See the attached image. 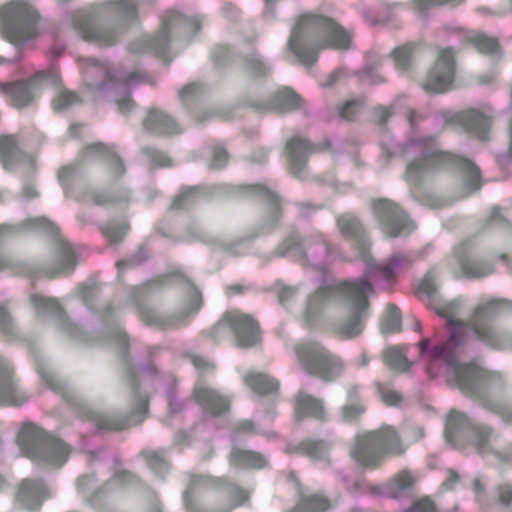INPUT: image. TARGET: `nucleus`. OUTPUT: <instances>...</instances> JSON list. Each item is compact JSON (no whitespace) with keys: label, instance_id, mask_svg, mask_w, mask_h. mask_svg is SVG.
I'll use <instances>...</instances> for the list:
<instances>
[{"label":"nucleus","instance_id":"1","mask_svg":"<svg viewBox=\"0 0 512 512\" xmlns=\"http://www.w3.org/2000/svg\"><path fill=\"white\" fill-rule=\"evenodd\" d=\"M446 326L449 332L448 341L444 345L429 349V341L422 340L419 343L421 358L427 363V373L430 377L433 378L442 372L451 376L461 389H471L480 376V370L475 365H456L455 348L469 337L487 339L488 330L478 323V319L471 327L447 319Z\"/></svg>","mask_w":512,"mask_h":512},{"label":"nucleus","instance_id":"2","mask_svg":"<svg viewBox=\"0 0 512 512\" xmlns=\"http://www.w3.org/2000/svg\"><path fill=\"white\" fill-rule=\"evenodd\" d=\"M403 262L400 255H394L386 265L368 264L364 279L341 284L337 289L319 294V298H327V294L339 293L346 298L349 304L351 318L340 327V332L348 338L355 337L362 331V320L367 315V298L373 293V286L370 282L378 284L381 280L389 281Z\"/></svg>","mask_w":512,"mask_h":512},{"label":"nucleus","instance_id":"3","mask_svg":"<svg viewBox=\"0 0 512 512\" xmlns=\"http://www.w3.org/2000/svg\"><path fill=\"white\" fill-rule=\"evenodd\" d=\"M307 42L317 49L343 50L350 47L351 35L329 18L305 15L295 27L289 42L290 49L303 65H311L317 58V52L308 48Z\"/></svg>","mask_w":512,"mask_h":512},{"label":"nucleus","instance_id":"4","mask_svg":"<svg viewBox=\"0 0 512 512\" xmlns=\"http://www.w3.org/2000/svg\"><path fill=\"white\" fill-rule=\"evenodd\" d=\"M38 15L24 1H11L0 8V30L14 45H22L36 35Z\"/></svg>","mask_w":512,"mask_h":512},{"label":"nucleus","instance_id":"5","mask_svg":"<svg viewBox=\"0 0 512 512\" xmlns=\"http://www.w3.org/2000/svg\"><path fill=\"white\" fill-rule=\"evenodd\" d=\"M403 452L398 434L392 427L381 429L359 436L351 450L353 459L362 466L376 465L382 457L388 454Z\"/></svg>","mask_w":512,"mask_h":512},{"label":"nucleus","instance_id":"6","mask_svg":"<svg viewBox=\"0 0 512 512\" xmlns=\"http://www.w3.org/2000/svg\"><path fill=\"white\" fill-rule=\"evenodd\" d=\"M18 442L28 457L42 458L48 463L61 466L68 457L69 449L60 440L46 435L31 423L22 426Z\"/></svg>","mask_w":512,"mask_h":512},{"label":"nucleus","instance_id":"7","mask_svg":"<svg viewBox=\"0 0 512 512\" xmlns=\"http://www.w3.org/2000/svg\"><path fill=\"white\" fill-rule=\"evenodd\" d=\"M406 149L420 154L419 162L411 163L408 166L409 175L431 171L441 163L460 162L469 171L471 181L474 183V189H478L480 187L478 183V169L467 160L438 152L434 148V141L432 139L410 140L407 143Z\"/></svg>","mask_w":512,"mask_h":512},{"label":"nucleus","instance_id":"8","mask_svg":"<svg viewBox=\"0 0 512 512\" xmlns=\"http://www.w3.org/2000/svg\"><path fill=\"white\" fill-rule=\"evenodd\" d=\"M300 363L310 373L331 380L340 374L342 366L317 343H305L296 347Z\"/></svg>","mask_w":512,"mask_h":512},{"label":"nucleus","instance_id":"9","mask_svg":"<svg viewBox=\"0 0 512 512\" xmlns=\"http://www.w3.org/2000/svg\"><path fill=\"white\" fill-rule=\"evenodd\" d=\"M454 75V61L450 50H441L438 54L437 61L423 87L426 91L442 93L449 89Z\"/></svg>","mask_w":512,"mask_h":512},{"label":"nucleus","instance_id":"10","mask_svg":"<svg viewBox=\"0 0 512 512\" xmlns=\"http://www.w3.org/2000/svg\"><path fill=\"white\" fill-rule=\"evenodd\" d=\"M376 214L384 221L385 230L391 237H397L412 229L406 215L393 203L379 200L375 203Z\"/></svg>","mask_w":512,"mask_h":512},{"label":"nucleus","instance_id":"11","mask_svg":"<svg viewBox=\"0 0 512 512\" xmlns=\"http://www.w3.org/2000/svg\"><path fill=\"white\" fill-rule=\"evenodd\" d=\"M224 322L227 323L236 334L239 346L249 347L258 341V325L249 316L238 311H231L225 315Z\"/></svg>","mask_w":512,"mask_h":512},{"label":"nucleus","instance_id":"12","mask_svg":"<svg viewBox=\"0 0 512 512\" xmlns=\"http://www.w3.org/2000/svg\"><path fill=\"white\" fill-rule=\"evenodd\" d=\"M44 492L43 484L39 481L25 480L20 486L18 499L28 509L40 506Z\"/></svg>","mask_w":512,"mask_h":512},{"label":"nucleus","instance_id":"13","mask_svg":"<svg viewBox=\"0 0 512 512\" xmlns=\"http://www.w3.org/2000/svg\"><path fill=\"white\" fill-rule=\"evenodd\" d=\"M195 397L199 403L204 405L214 415L222 413L229 407V402L225 398L209 388H197Z\"/></svg>","mask_w":512,"mask_h":512},{"label":"nucleus","instance_id":"14","mask_svg":"<svg viewBox=\"0 0 512 512\" xmlns=\"http://www.w3.org/2000/svg\"><path fill=\"white\" fill-rule=\"evenodd\" d=\"M0 93L11 97L16 106H24L32 99L30 85L25 82L0 83Z\"/></svg>","mask_w":512,"mask_h":512},{"label":"nucleus","instance_id":"15","mask_svg":"<svg viewBox=\"0 0 512 512\" xmlns=\"http://www.w3.org/2000/svg\"><path fill=\"white\" fill-rule=\"evenodd\" d=\"M145 127L152 131L162 134H172L177 132V126L173 119L158 110L149 112L145 123Z\"/></svg>","mask_w":512,"mask_h":512},{"label":"nucleus","instance_id":"16","mask_svg":"<svg viewBox=\"0 0 512 512\" xmlns=\"http://www.w3.org/2000/svg\"><path fill=\"white\" fill-rule=\"evenodd\" d=\"M288 156L294 168L299 169L305 162L312 146L302 138H292L287 144Z\"/></svg>","mask_w":512,"mask_h":512},{"label":"nucleus","instance_id":"17","mask_svg":"<svg viewBox=\"0 0 512 512\" xmlns=\"http://www.w3.org/2000/svg\"><path fill=\"white\" fill-rule=\"evenodd\" d=\"M295 412L298 417L301 415H310L318 418L323 414V406L319 400L300 392L296 398Z\"/></svg>","mask_w":512,"mask_h":512},{"label":"nucleus","instance_id":"18","mask_svg":"<svg viewBox=\"0 0 512 512\" xmlns=\"http://www.w3.org/2000/svg\"><path fill=\"white\" fill-rule=\"evenodd\" d=\"M330 507L328 499L319 494L306 495L292 512H325Z\"/></svg>","mask_w":512,"mask_h":512},{"label":"nucleus","instance_id":"19","mask_svg":"<svg viewBox=\"0 0 512 512\" xmlns=\"http://www.w3.org/2000/svg\"><path fill=\"white\" fill-rule=\"evenodd\" d=\"M456 261L461 268V275L466 277H482L492 272L489 265L470 261L464 256H456Z\"/></svg>","mask_w":512,"mask_h":512},{"label":"nucleus","instance_id":"20","mask_svg":"<svg viewBox=\"0 0 512 512\" xmlns=\"http://www.w3.org/2000/svg\"><path fill=\"white\" fill-rule=\"evenodd\" d=\"M245 381L247 385L259 394L273 392L278 387V382L263 374H249Z\"/></svg>","mask_w":512,"mask_h":512},{"label":"nucleus","instance_id":"21","mask_svg":"<svg viewBox=\"0 0 512 512\" xmlns=\"http://www.w3.org/2000/svg\"><path fill=\"white\" fill-rule=\"evenodd\" d=\"M232 464L239 467L261 468L266 460L261 455L250 451H234L231 458Z\"/></svg>","mask_w":512,"mask_h":512},{"label":"nucleus","instance_id":"22","mask_svg":"<svg viewBox=\"0 0 512 512\" xmlns=\"http://www.w3.org/2000/svg\"><path fill=\"white\" fill-rule=\"evenodd\" d=\"M414 482L415 479L411 474L401 472L387 485L383 493L388 497L397 498L402 492L409 489Z\"/></svg>","mask_w":512,"mask_h":512},{"label":"nucleus","instance_id":"23","mask_svg":"<svg viewBox=\"0 0 512 512\" xmlns=\"http://www.w3.org/2000/svg\"><path fill=\"white\" fill-rule=\"evenodd\" d=\"M385 363L395 370H406L409 362L406 357V349L404 347H391L384 353Z\"/></svg>","mask_w":512,"mask_h":512},{"label":"nucleus","instance_id":"24","mask_svg":"<svg viewBox=\"0 0 512 512\" xmlns=\"http://www.w3.org/2000/svg\"><path fill=\"white\" fill-rule=\"evenodd\" d=\"M466 126L469 130L475 131L480 138H484L490 126V117L479 111H471L467 115Z\"/></svg>","mask_w":512,"mask_h":512},{"label":"nucleus","instance_id":"25","mask_svg":"<svg viewBox=\"0 0 512 512\" xmlns=\"http://www.w3.org/2000/svg\"><path fill=\"white\" fill-rule=\"evenodd\" d=\"M300 102L301 99L298 95L288 89H284L277 94L273 109L277 112H286L298 108Z\"/></svg>","mask_w":512,"mask_h":512},{"label":"nucleus","instance_id":"26","mask_svg":"<svg viewBox=\"0 0 512 512\" xmlns=\"http://www.w3.org/2000/svg\"><path fill=\"white\" fill-rule=\"evenodd\" d=\"M469 40L474 44L481 53L494 54L498 51V42L494 38H490L481 33H473L469 36Z\"/></svg>","mask_w":512,"mask_h":512},{"label":"nucleus","instance_id":"27","mask_svg":"<svg viewBox=\"0 0 512 512\" xmlns=\"http://www.w3.org/2000/svg\"><path fill=\"white\" fill-rule=\"evenodd\" d=\"M18 154L16 142L12 136L0 137V157L5 166Z\"/></svg>","mask_w":512,"mask_h":512},{"label":"nucleus","instance_id":"28","mask_svg":"<svg viewBox=\"0 0 512 512\" xmlns=\"http://www.w3.org/2000/svg\"><path fill=\"white\" fill-rule=\"evenodd\" d=\"M338 226L345 236H358L361 232L359 221L352 215H343L338 219Z\"/></svg>","mask_w":512,"mask_h":512},{"label":"nucleus","instance_id":"29","mask_svg":"<svg viewBox=\"0 0 512 512\" xmlns=\"http://www.w3.org/2000/svg\"><path fill=\"white\" fill-rule=\"evenodd\" d=\"M400 325V312L394 305H388L386 310V316L382 322V330L390 333L395 332L399 329Z\"/></svg>","mask_w":512,"mask_h":512},{"label":"nucleus","instance_id":"30","mask_svg":"<svg viewBox=\"0 0 512 512\" xmlns=\"http://www.w3.org/2000/svg\"><path fill=\"white\" fill-rule=\"evenodd\" d=\"M21 402L16 398V386L10 379L0 382V403L19 405Z\"/></svg>","mask_w":512,"mask_h":512},{"label":"nucleus","instance_id":"31","mask_svg":"<svg viewBox=\"0 0 512 512\" xmlns=\"http://www.w3.org/2000/svg\"><path fill=\"white\" fill-rule=\"evenodd\" d=\"M466 424L467 418L464 414L457 411H451L446 420V438L449 440L457 429Z\"/></svg>","mask_w":512,"mask_h":512},{"label":"nucleus","instance_id":"32","mask_svg":"<svg viewBox=\"0 0 512 512\" xmlns=\"http://www.w3.org/2000/svg\"><path fill=\"white\" fill-rule=\"evenodd\" d=\"M87 150L91 153H100V154H107L110 158L111 165L114 167L117 174H122L124 172L123 165L119 158L112 152L108 147L104 146L103 144H95L91 145L87 148Z\"/></svg>","mask_w":512,"mask_h":512},{"label":"nucleus","instance_id":"33","mask_svg":"<svg viewBox=\"0 0 512 512\" xmlns=\"http://www.w3.org/2000/svg\"><path fill=\"white\" fill-rule=\"evenodd\" d=\"M31 301L38 311L56 312L59 309L58 303L54 299L41 295H32Z\"/></svg>","mask_w":512,"mask_h":512},{"label":"nucleus","instance_id":"34","mask_svg":"<svg viewBox=\"0 0 512 512\" xmlns=\"http://www.w3.org/2000/svg\"><path fill=\"white\" fill-rule=\"evenodd\" d=\"M78 101V97L70 91H62L54 101L56 109H64Z\"/></svg>","mask_w":512,"mask_h":512},{"label":"nucleus","instance_id":"35","mask_svg":"<svg viewBox=\"0 0 512 512\" xmlns=\"http://www.w3.org/2000/svg\"><path fill=\"white\" fill-rule=\"evenodd\" d=\"M412 49L410 46H403L394 51L396 63L401 67H406L411 59Z\"/></svg>","mask_w":512,"mask_h":512},{"label":"nucleus","instance_id":"36","mask_svg":"<svg viewBox=\"0 0 512 512\" xmlns=\"http://www.w3.org/2000/svg\"><path fill=\"white\" fill-rule=\"evenodd\" d=\"M303 450L311 457H322L325 453V446L323 443L310 441L303 446Z\"/></svg>","mask_w":512,"mask_h":512},{"label":"nucleus","instance_id":"37","mask_svg":"<svg viewBox=\"0 0 512 512\" xmlns=\"http://www.w3.org/2000/svg\"><path fill=\"white\" fill-rule=\"evenodd\" d=\"M59 80V72L56 68L51 69L49 72H40L38 73L32 80V82L37 81H47L52 84H57Z\"/></svg>","mask_w":512,"mask_h":512},{"label":"nucleus","instance_id":"38","mask_svg":"<svg viewBox=\"0 0 512 512\" xmlns=\"http://www.w3.org/2000/svg\"><path fill=\"white\" fill-rule=\"evenodd\" d=\"M410 512H436V509L429 499H422L414 504Z\"/></svg>","mask_w":512,"mask_h":512},{"label":"nucleus","instance_id":"39","mask_svg":"<svg viewBox=\"0 0 512 512\" xmlns=\"http://www.w3.org/2000/svg\"><path fill=\"white\" fill-rule=\"evenodd\" d=\"M359 110V103L356 101L348 102L341 110V117L346 120L353 119Z\"/></svg>","mask_w":512,"mask_h":512},{"label":"nucleus","instance_id":"40","mask_svg":"<svg viewBox=\"0 0 512 512\" xmlns=\"http://www.w3.org/2000/svg\"><path fill=\"white\" fill-rule=\"evenodd\" d=\"M362 412H363V408L359 404L347 405V406L344 407L343 417L346 420L350 421V420H353L354 418H356Z\"/></svg>","mask_w":512,"mask_h":512},{"label":"nucleus","instance_id":"41","mask_svg":"<svg viewBox=\"0 0 512 512\" xmlns=\"http://www.w3.org/2000/svg\"><path fill=\"white\" fill-rule=\"evenodd\" d=\"M227 160V153L223 148H216L213 152L212 166L221 167Z\"/></svg>","mask_w":512,"mask_h":512},{"label":"nucleus","instance_id":"42","mask_svg":"<svg viewBox=\"0 0 512 512\" xmlns=\"http://www.w3.org/2000/svg\"><path fill=\"white\" fill-rule=\"evenodd\" d=\"M499 500L503 504H509L512 501V488L509 485L500 487Z\"/></svg>","mask_w":512,"mask_h":512},{"label":"nucleus","instance_id":"43","mask_svg":"<svg viewBox=\"0 0 512 512\" xmlns=\"http://www.w3.org/2000/svg\"><path fill=\"white\" fill-rule=\"evenodd\" d=\"M125 233H126L125 228H121L117 231L116 230H106L105 231V235L111 243H116V242L120 241L123 238V236L125 235Z\"/></svg>","mask_w":512,"mask_h":512},{"label":"nucleus","instance_id":"44","mask_svg":"<svg viewBox=\"0 0 512 512\" xmlns=\"http://www.w3.org/2000/svg\"><path fill=\"white\" fill-rule=\"evenodd\" d=\"M382 399L388 405H395L400 402L401 397L396 392L386 391V392H382Z\"/></svg>","mask_w":512,"mask_h":512},{"label":"nucleus","instance_id":"45","mask_svg":"<svg viewBox=\"0 0 512 512\" xmlns=\"http://www.w3.org/2000/svg\"><path fill=\"white\" fill-rule=\"evenodd\" d=\"M195 189L194 188H189V189H186L184 191H182L177 197L176 199L174 200L173 202V206L175 208H181L183 207V203L182 201L186 198H188L190 195H192L194 193Z\"/></svg>","mask_w":512,"mask_h":512},{"label":"nucleus","instance_id":"46","mask_svg":"<svg viewBox=\"0 0 512 512\" xmlns=\"http://www.w3.org/2000/svg\"><path fill=\"white\" fill-rule=\"evenodd\" d=\"M34 227H41L48 232L54 231V225L45 218H38L31 221Z\"/></svg>","mask_w":512,"mask_h":512},{"label":"nucleus","instance_id":"47","mask_svg":"<svg viewBox=\"0 0 512 512\" xmlns=\"http://www.w3.org/2000/svg\"><path fill=\"white\" fill-rule=\"evenodd\" d=\"M474 433L477 438L476 445L482 447L488 441L489 432L485 429H476Z\"/></svg>","mask_w":512,"mask_h":512},{"label":"nucleus","instance_id":"48","mask_svg":"<svg viewBox=\"0 0 512 512\" xmlns=\"http://www.w3.org/2000/svg\"><path fill=\"white\" fill-rule=\"evenodd\" d=\"M10 318L6 309L0 306V330L6 331L9 327Z\"/></svg>","mask_w":512,"mask_h":512},{"label":"nucleus","instance_id":"49","mask_svg":"<svg viewBox=\"0 0 512 512\" xmlns=\"http://www.w3.org/2000/svg\"><path fill=\"white\" fill-rule=\"evenodd\" d=\"M293 289L291 288H284L280 293H279V299L281 302L285 301L286 299H288L292 294H293Z\"/></svg>","mask_w":512,"mask_h":512},{"label":"nucleus","instance_id":"50","mask_svg":"<svg viewBox=\"0 0 512 512\" xmlns=\"http://www.w3.org/2000/svg\"><path fill=\"white\" fill-rule=\"evenodd\" d=\"M376 113L380 119L381 122H383L384 120H386V118L390 115L389 111L384 108V107H380L376 110Z\"/></svg>","mask_w":512,"mask_h":512},{"label":"nucleus","instance_id":"51","mask_svg":"<svg viewBox=\"0 0 512 512\" xmlns=\"http://www.w3.org/2000/svg\"><path fill=\"white\" fill-rule=\"evenodd\" d=\"M340 75H342V72H341V71H335V72H333V73L331 74L330 78H329V81H328V82H326L324 85H325V86H330V85L334 84V83L337 81V79H338V77H339Z\"/></svg>","mask_w":512,"mask_h":512},{"label":"nucleus","instance_id":"52","mask_svg":"<svg viewBox=\"0 0 512 512\" xmlns=\"http://www.w3.org/2000/svg\"><path fill=\"white\" fill-rule=\"evenodd\" d=\"M0 373H3L5 376H9V367L8 364L0 358Z\"/></svg>","mask_w":512,"mask_h":512},{"label":"nucleus","instance_id":"53","mask_svg":"<svg viewBox=\"0 0 512 512\" xmlns=\"http://www.w3.org/2000/svg\"><path fill=\"white\" fill-rule=\"evenodd\" d=\"M192 361L197 368H202L207 364L206 361L200 357H194Z\"/></svg>","mask_w":512,"mask_h":512},{"label":"nucleus","instance_id":"54","mask_svg":"<svg viewBox=\"0 0 512 512\" xmlns=\"http://www.w3.org/2000/svg\"><path fill=\"white\" fill-rule=\"evenodd\" d=\"M64 257H65V261L67 263V266L71 267L74 264L73 255H72L71 251H67L65 253Z\"/></svg>","mask_w":512,"mask_h":512},{"label":"nucleus","instance_id":"55","mask_svg":"<svg viewBox=\"0 0 512 512\" xmlns=\"http://www.w3.org/2000/svg\"><path fill=\"white\" fill-rule=\"evenodd\" d=\"M118 104L120 106V109L124 111L125 109H129L132 106V101L130 99H127L122 102L119 101Z\"/></svg>","mask_w":512,"mask_h":512},{"label":"nucleus","instance_id":"56","mask_svg":"<svg viewBox=\"0 0 512 512\" xmlns=\"http://www.w3.org/2000/svg\"><path fill=\"white\" fill-rule=\"evenodd\" d=\"M24 194L26 198H31L37 195V192L34 188L28 187L24 190Z\"/></svg>","mask_w":512,"mask_h":512},{"label":"nucleus","instance_id":"57","mask_svg":"<svg viewBox=\"0 0 512 512\" xmlns=\"http://www.w3.org/2000/svg\"><path fill=\"white\" fill-rule=\"evenodd\" d=\"M240 429L243 431H248L252 429V423L249 421H245L240 424Z\"/></svg>","mask_w":512,"mask_h":512},{"label":"nucleus","instance_id":"58","mask_svg":"<svg viewBox=\"0 0 512 512\" xmlns=\"http://www.w3.org/2000/svg\"><path fill=\"white\" fill-rule=\"evenodd\" d=\"M409 121L411 126L413 127L416 123V113L413 112L409 115Z\"/></svg>","mask_w":512,"mask_h":512},{"label":"nucleus","instance_id":"59","mask_svg":"<svg viewBox=\"0 0 512 512\" xmlns=\"http://www.w3.org/2000/svg\"><path fill=\"white\" fill-rule=\"evenodd\" d=\"M150 457H151V460L155 458L156 462H161L162 461L161 457L156 452L150 453Z\"/></svg>","mask_w":512,"mask_h":512},{"label":"nucleus","instance_id":"60","mask_svg":"<svg viewBox=\"0 0 512 512\" xmlns=\"http://www.w3.org/2000/svg\"><path fill=\"white\" fill-rule=\"evenodd\" d=\"M194 88L193 85L187 86L182 90V93H189Z\"/></svg>","mask_w":512,"mask_h":512},{"label":"nucleus","instance_id":"61","mask_svg":"<svg viewBox=\"0 0 512 512\" xmlns=\"http://www.w3.org/2000/svg\"><path fill=\"white\" fill-rule=\"evenodd\" d=\"M93 65L96 70H101V71L104 70V67L102 65L98 64L97 62H93Z\"/></svg>","mask_w":512,"mask_h":512},{"label":"nucleus","instance_id":"62","mask_svg":"<svg viewBox=\"0 0 512 512\" xmlns=\"http://www.w3.org/2000/svg\"><path fill=\"white\" fill-rule=\"evenodd\" d=\"M146 409H147V402H146V401H143V402L141 403V410L144 412V411H146Z\"/></svg>","mask_w":512,"mask_h":512},{"label":"nucleus","instance_id":"63","mask_svg":"<svg viewBox=\"0 0 512 512\" xmlns=\"http://www.w3.org/2000/svg\"><path fill=\"white\" fill-rule=\"evenodd\" d=\"M134 80V75H131L128 79H127V84L130 85Z\"/></svg>","mask_w":512,"mask_h":512},{"label":"nucleus","instance_id":"64","mask_svg":"<svg viewBox=\"0 0 512 512\" xmlns=\"http://www.w3.org/2000/svg\"><path fill=\"white\" fill-rule=\"evenodd\" d=\"M83 34H84L85 38H92V37H94L93 34H89V33H86V32H83Z\"/></svg>","mask_w":512,"mask_h":512}]
</instances>
